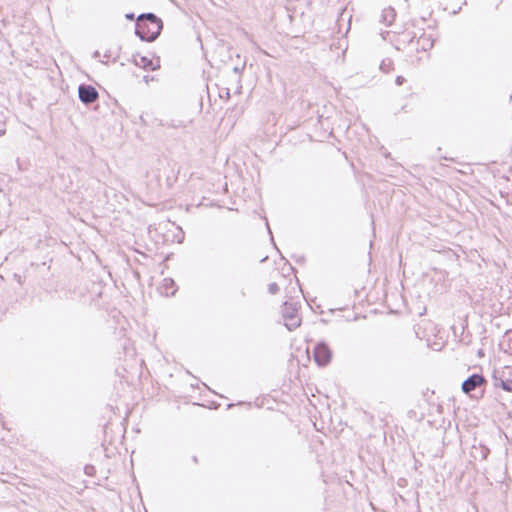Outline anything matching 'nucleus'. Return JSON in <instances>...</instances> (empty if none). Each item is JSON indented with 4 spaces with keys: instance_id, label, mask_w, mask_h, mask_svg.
Listing matches in <instances>:
<instances>
[{
    "instance_id": "f257e3e1",
    "label": "nucleus",
    "mask_w": 512,
    "mask_h": 512,
    "mask_svg": "<svg viewBox=\"0 0 512 512\" xmlns=\"http://www.w3.org/2000/svg\"><path fill=\"white\" fill-rule=\"evenodd\" d=\"M163 29L162 20L154 13H143L137 18L135 34L147 42L155 41Z\"/></svg>"
},
{
    "instance_id": "f03ea898",
    "label": "nucleus",
    "mask_w": 512,
    "mask_h": 512,
    "mask_svg": "<svg viewBox=\"0 0 512 512\" xmlns=\"http://www.w3.org/2000/svg\"><path fill=\"white\" fill-rule=\"evenodd\" d=\"M486 385L487 380L482 374L473 373L462 382L461 389L471 398L479 399L483 397Z\"/></svg>"
},
{
    "instance_id": "7ed1b4c3",
    "label": "nucleus",
    "mask_w": 512,
    "mask_h": 512,
    "mask_svg": "<svg viewBox=\"0 0 512 512\" xmlns=\"http://www.w3.org/2000/svg\"><path fill=\"white\" fill-rule=\"evenodd\" d=\"M298 309L295 303L284 302L282 316L285 320V326L289 331L295 330L300 326L301 319L297 315Z\"/></svg>"
},
{
    "instance_id": "20e7f679",
    "label": "nucleus",
    "mask_w": 512,
    "mask_h": 512,
    "mask_svg": "<svg viewBox=\"0 0 512 512\" xmlns=\"http://www.w3.org/2000/svg\"><path fill=\"white\" fill-rule=\"evenodd\" d=\"M313 357L318 366L324 367L331 362L332 351L326 342L321 341L314 346Z\"/></svg>"
},
{
    "instance_id": "39448f33",
    "label": "nucleus",
    "mask_w": 512,
    "mask_h": 512,
    "mask_svg": "<svg viewBox=\"0 0 512 512\" xmlns=\"http://www.w3.org/2000/svg\"><path fill=\"white\" fill-rule=\"evenodd\" d=\"M78 97L83 104L90 105L98 100L99 93L94 86L83 83L78 86Z\"/></svg>"
},
{
    "instance_id": "423d86ee",
    "label": "nucleus",
    "mask_w": 512,
    "mask_h": 512,
    "mask_svg": "<svg viewBox=\"0 0 512 512\" xmlns=\"http://www.w3.org/2000/svg\"><path fill=\"white\" fill-rule=\"evenodd\" d=\"M133 60L135 65L145 69V70H156L160 67L159 60L157 64H154L153 60L149 59L146 56H141L139 54L133 56Z\"/></svg>"
},
{
    "instance_id": "0eeeda50",
    "label": "nucleus",
    "mask_w": 512,
    "mask_h": 512,
    "mask_svg": "<svg viewBox=\"0 0 512 512\" xmlns=\"http://www.w3.org/2000/svg\"><path fill=\"white\" fill-rule=\"evenodd\" d=\"M396 18V12L392 7H387L382 10L381 22L386 26H390Z\"/></svg>"
},
{
    "instance_id": "6e6552de",
    "label": "nucleus",
    "mask_w": 512,
    "mask_h": 512,
    "mask_svg": "<svg viewBox=\"0 0 512 512\" xmlns=\"http://www.w3.org/2000/svg\"><path fill=\"white\" fill-rule=\"evenodd\" d=\"M493 380L496 387H501L504 391L512 392V379H503L502 376L498 377L494 374Z\"/></svg>"
},
{
    "instance_id": "1a4fd4ad",
    "label": "nucleus",
    "mask_w": 512,
    "mask_h": 512,
    "mask_svg": "<svg viewBox=\"0 0 512 512\" xmlns=\"http://www.w3.org/2000/svg\"><path fill=\"white\" fill-rule=\"evenodd\" d=\"M479 452H480V458L482 460H485L488 457L490 450L486 446L481 445L479 448Z\"/></svg>"
},
{
    "instance_id": "9d476101",
    "label": "nucleus",
    "mask_w": 512,
    "mask_h": 512,
    "mask_svg": "<svg viewBox=\"0 0 512 512\" xmlns=\"http://www.w3.org/2000/svg\"><path fill=\"white\" fill-rule=\"evenodd\" d=\"M268 292L272 295H275L279 292V286L276 282L270 283L268 285Z\"/></svg>"
},
{
    "instance_id": "9b49d317",
    "label": "nucleus",
    "mask_w": 512,
    "mask_h": 512,
    "mask_svg": "<svg viewBox=\"0 0 512 512\" xmlns=\"http://www.w3.org/2000/svg\"><path fill=\"white\" fill-rule=\"evenodd\" d=\"M6 133V124L4 117L0 115V137Z\"/></svg>"
},
{
    "instance_id": "f8f14e48",
    "label": "nucleus",
    "mask_w": 512,
    "mask_h": 512,
    "mask_svg": "<svg viewBox=\"0 0 512 512\" xmlns=\"http://www.w3.org/2000/svg\"><path fill=\"white\" fill-rule=\"evenodd\" d=\"M94 470L95 468L92 465H86L84 468L85 473L90 476L93 475Z\"/></svg>"
},
{
    "instance_id": "ddd939ff",
    "label": "nucleus",
    "mask_w": 512,
    "mask_h": 512,
    "mask_svg": "<svg viewBox=\"0 0 512 512\" xmlns=\"http://www.w3.org/2000/svg\"><path fill=\"white\" fill-rule=\"evenodd\" d=\"M404 82H405V78H404L403 76H397V77H396V80H395L396 85L400 86V85H402Z\"/></svg>"
},
{
    "instance_id": "4468645a",
    "label": "nucleus",
    "mask_w": 512,
    "mask_h": 512,
    "mask_svg": "<svg viewBox=\"0 0 512 512\" xmlns=\"http://www.w3.org/2000/svg\"><path fill=\"white\" fill-rule=\"evenodd\" d=\"M128 20H134L135 19V16H134V13H128L126 14L125 16Z\"/></svg>"
},
{
    "instance_id": "2eb2a0df",
    "label": "nucleus",
    "mask_w": 512,
    "mask_h": 512,
    "mask_svg": "<svg viewBox=\"0 0 512 512\" xmlns=\"http://www.w3.org/2000/svg\"><path fill=\"white\" fill-rule=\"evenodd\" d=\"M506 335H512V328L506 332Z\"/></svg>"
},
{
    "instance_id": "dca6fc26",
    "label": "nucleus",
    "mask_w": 512,
    "mask_h": 512,
    "mask_svg": "<svg viewBox=\"0 0 512 512\" xmlns=\"http://www.w3.org/2000/svg\"><path fill=\"white\" fill-rule=\"evenodd\" d=\"M192 460H193V462H195V463H197V462H198V459H197V457H196V456H193V457H192Z\"/></svg>"
},
{
    "instance_id": "f3484780",
    "label": "nucleus",
    "mask_w": 512,
    "mask_h": 512,
    "mask_svg": "<svg viewBox=\"0 0 512 512\" xmlns=\"http://www.w3.org/2000/svg\"><path fill=\"white\" fill-rule=\"evenodd\" d=\"M99 55H100V54H99V52H98V51H96V52L94 53V57H98Z\"/></svg>"
},
{
    "instance_id": "a211bd4d",
    "label": "nucleus",
    "mask_w": 512,
    "mask_h": 512,
    "mask_svg": "<svg viewBox=\"0 0 512 512\" xmlns=\"http://www.w3.org/2000/svg\"><path fill=\"white\" fill-rule=\"evenodd\" d=\"M510 340L512 341V336H510Z\"/></svg>"
}]
</instances>
